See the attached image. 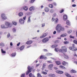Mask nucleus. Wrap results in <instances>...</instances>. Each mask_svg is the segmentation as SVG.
Segmentation results:
<instances>
[{"instance_id": "1", "label": "nucleus", "mask_w": 77, "mask_h": 77, "mask_svg": "<svg viewBox=\"0 0 77 77\" xmlns=\"http://www.w3.org/2000/svg\"><path fill=\"white\" fill-rule=\"evenodd\" d=\"M55 29L57 33H60V32H61V31H64L65 30V28L62 26L60 24H58L57 25Z\"/></svg>"}, {"instance_id": "2", "label": "nucleus", "mask_w": 77, "mask_h": 77, "mask_svg": "<svg viewBox=\"0 0 77 77\" xmlns=\"http://www.w3.org/2000/svg\"><path fill=\"white\" fill-rule=\"evenodd\" d=\"M28 70L27 71L26 73V75H28V74L31 72V71L32 70V69L30 68V66H28Z\"/></svg>"}, {"instance_id": "3", "label": "nucleus", "mask_w": 77, "mask_h": 77, "mask_svg": "<svg viewBox=\"0 0 77 77\" xmlns=\"http://www.w3.org/2000/svg\"><path fill=\"white\" fill-rule=\"evenodd\" d=\"M6 24L7 25V28H9V27H12V23H11L6 22Z\"/></svg>"}, {"instance_id": "4", "label": "nucleus", "mask_w": 77, "mask_h": 77, "mask_svg": "<svg viewBox=\"0 0 77 77\" xmlns=\"http://www.w3.org/2000/svg\"><path fill=\"white\" fill-rule=\"evenodd\" d=\"M48 41H49V38L47 37H46L42 40V42L43 43H46V42H48Z\"/></svg>"}, {"instance_id": "5", "label": "nucleus", "mask_w": 77, "mask_h": 77, "mask_svg": "<svg viewBox=\"0 0 77 77\" xmlns=\"http://www.w3.org/2000/svg\"><path fill=\"white\" fill-rule=\"evenodd\" d=\"M1 17L2 19L3 20H6L7 19V17L6 16V14L4 13L2 14Z\"/></svg>"}, {"instance_id": "6", "label": "nucleus", "mask_w": 77, "mask_h": 77, "mask_svg": "<svg viewBox=\"0 0 77 77\" xmlns=\"http://www.w3.org/2000/svg\"><path fill=\"white\" fill-rule=\"evenodd\" d=\"M69 48L70 50L73 51H75L77 50V48L75 47H69Z\"/></svg>"}, {"instance_id": "7", "label": "nucleus", "mask_w": 77, "mask_h": 77, "mask_svg": "<svg viewBox=\"0 0 77 77\" xmlns=\"http://www.w3.org/2000/svg\"><path fill=\"white\" fill-rule=\"evenodd\" d=\"M61 49L63 50L65 52H66L67 51V48L65 46H63L61 47Z\"/></svg>"}, {"instance_id": "8", "label": "nucleus", "mask_w": 77, "mask_h": 77, "mask_svg": "<svg viewBox=\"0 0 77 77\" xmlns=\"http://www.w3.org/2000/svg\"><path fill=\"white\" fill-rule=\"evenodd\" d=\"M20 23L21 24H23L24 23V20H23V18H20L19 20Z\"/></svg>"}, {"instance_id": "9", "label": "nucleus", "mask_w": 77, "mask_h": 77, "mask_svg": "<svg viewBox=\"0 0 77 77\" xmlns=\"http://www.w3.org/2000/svg\"><path fill=\"white\" fill-rule=\"evenodd\" d=\"M54 66L53 64H50L48 66V68L50 69V70H52V69L53 68V67Z\"/></svg>"}, {"instance_id": "10", "label": "nucleus", "mask_w": 77, "mask_h": 77, "mask_svg": "<svg viewBox=\"0 0 77 77\" xmlns=\"http://www.w3.org/2000/svg\"><path fill=\"white\" fill-rule=\"evenodd\" d=\"M62 64L63 66H66V65H68V63L66 62L65 61H63L62 63Z\"/></svg>"}, {"instance_id": "11", "label": "nucleus", "mask_w": 77, "mask_h": 77, "mask_svg": "<svg viewBox=\"0 0 77 77\" xmlns=\"http://www.w3.org/2000/svg\"><path fill=\"white\" fill-rule=\"evenodd\" d=\"M1 27L2 29H7V26L6 24V22L5 23V25H1Z\"/></svg>"}, {"instance_id": "12", "label": "nucleus", "mask_w": 77, "mask_h": 77, "mask_svg": "<svg viewBox=\"0 0 77 77\" xmlns=\"http://www.w3.org/2000/svg\"><path fill=\"white\" fill-rule=\"evenodd\" d=\"M68 19V17L66 15H63V20L64 21H66Z\"/></svg>"}, {"instance_id": "13", "label": "nucleus", "mask_w": 77, "mask_h": 77, "mask_svg": "<svg viewBox=\"0 0 77 77\" xmlns=\"http://www.w3.org/2000/svg\"><path fill=\"white\" fill-rule=\"evenodd\" d=\"M48 76L50 77H55L56 75L54 74H50L48 75Z\"/></svg>"}, {"instance_id": "14", "label": "nucleus", "mask_w": 77, "mask_h": 77, "mask_svg": "<svg viewBox=\"0 0 77 77\" xmlns=\"http://www.w3.org/2000/svg\"><path fill=\"white\" fill-rule=\"evenodd\" d=\"M23 9L24 11H27V10H28V7H27V6H24L23 7Z\"/></svg>"}, {"instance_id": "15", "label": "nucleus", "mask_w": 77, "mask_h": 77, "mask_svg": "<svg viewBox=\"0 0 77 77\" xmlns=\"http://www.w3.org/2000/svg\"><path fill=\"white\" fill-rule=\"evenodd\" d=\"M29 10L30 11H34L35 10V7L33 6L29 8Z\"/></svg>"}, {"instance_id": "16", "label": "nucleus", "mask_w": 77, "mask_h": 77, "mask_svg": "<svg viewBox=\"0 0 77 77\" xmlns=\"http://www.w3.org/2000/svg\"><path fill=\"white\" fill-rule=\"evenodd\" d=\"M33 42L32 41H28L26 42V44H27L28 45H29L30 44H32V43Z\"/></svg>"}, {"instance_id": "17", "label": "nucleus", "mask_w": 77, "mask_h": 77, "mask_svg": "<svg viewBox=\"0 0 77 77\" xmlns=\"http://www.w3.org/2000/svg\"><path fill=\"white\" fill-rule=\"evenodd\" d=\"M56 72L57 73H58V74H63V72L62 71H59V70H57L56 71Z\"/></svg>"}, {"instance_id": "18", "label": "nucleus", "mask_w": 77, "mask_h": 77, "mask_svg": "<svg viewBox=\"0 0 77 77\" xmlns=\"http://www.w3.org/2000/svg\"><path fill=\"white\" fill-rule=\"evenodd\" d=\"M55 63L57 65H61V63L60 61H55Z\"/></svg>"}, {"instance_id": "19", "label": "nucleus", "mask_w": 77, "mask_h": 77, "mask_svg": "<svg viewBox=\"0 0 77 77\" xmlns=\"http://www.w3.org/2000/svg\"><path fill=\"white\" fill-rule=\"evenodd\" d=\"M45 66H46V63H44L43 64L42 68V71L44 70V68H45Z\"/></svg>"}, {"instance_id": "20", "label": "nucleus", "mask_w": 77, "mask_h": 77, "mask_svg": "<svg viewBox=\"0 0 77 77\" xmlns=\"http://www.w3.org/2000/svg\"><path fill=\"white\" fill-rule=\"evenodd\" d=\"M66 24L68 26H70L71 25V22L69 20H67L66 22Z\"/></svg>"}, {"instance_id": "21", "label": "nucleus", "mask_w": 77, "mask_h": 77, "mask_svg": "<svg viewBox=\"0 0 77 77\" xmlns=\"http://www.w3.org/2000/svg\"><path fill=\"white\" fill-rule=\"evenodd\" d=\"M59 22V19H58L56 18L55 19V21H54V23L56 24V23H57Z\"/></svg>"}, {"instance_id": "22", "label": "nucleus", "mask_w": 77, "mask_h": 77, "mask_svg": "<svg viewBox=\"0 0 77 77\" xmlns=\"http://www.w3.org/2000/svg\"><path fill=\"white\" fill-rule=\"evenodd\" d=\"M65 75L67 77H71V76L68 73H65Z\"/></svg>"}, {"instance_id": "23", "label": "nucleus", "mask_w": 77, "mask_h": 77, "mask_svg": "<svg viewBox=\"0 0 77 77\" xmlns=\"http://www.w3.org/2000/svg\"><path fill=\"white\" fill-rule=\"evenodd\" d=\"M70 72L71 73H76L77 72L74 70L72 69L70 71Z\"/></svg>"}, {"instance_id": "24", "label": "nucleus", "mask_w": 77, "mask_h": 77, "mask_svg": "<svg viewBox=\"0 0 77 77\" xmlns=\"http://www.w3.org/2000/svg\"><path fill=\"white\" fill-rule=\"evenodd\" d=\"M18 15L19 17H22L23 15V13L22 12H20L19 13Z\"/></svg>"}, {"instance_id": "25", "label": "nucleus", "mask_w": 77, "mask_h": 77, "mask_svg": "<svg viewBox=\"0 0 77 77\" xmlns=\"http://www.w3.org/2000/svg\"><path fill=\"white\" fill-rule=\"evenodd\" d=\"M24 48V46H22L20 48V51H22V50Z\"/></svg>"}, {"instance_id": "26", "label": "nucleus", "mask_w": 77, "mask_h": 77, "mask_svg": "<svg viewBox=\"0 0 77 77\" xmlns=\"http://www.w3.org/2000/svg\"><path fill=\"white\" fill-rule=\"evenodd\" d=\"M59 67L60 68H63V69H66V68H65V67H64L63 66L60 65L59 66Z\"/></svg>"}, {"instance_id": "27", "label": "nucleus", "mask_w": 77, "mask_h": 77, "mask_svg": "<svg viewBox=\"0 0 77 77\" xmlns=\"http://www.w3.org/2000/svg\"><path fill=\"white\" fill-rule=\"evenodd\" d=\"M58 45H54L52 46V48H56Z\"/></svg>"}, {"instance_id": "28", "label": "nucleus", "mask_w": 77, "mask_h": 77, "mask_svg": "<svg viewBox=\"0 0 77 77\" xmlns=\"http://www.w3.org/2000/svg\"><path fill=\"white\" fill-rule=\"evenodd\" d=\"M14 26H16L17 24V23L15 21H13L12 22Z\"/></svg>"}, {"instance_id": "29", "label": "nucleus", "mask_w": 77, "mask_h": 77, "mask_svg": "<svg viewBox=\"0 0 77 77\" xmlns=\"http://www.w3.org/2000/svg\"><path fill=\"white\" fill-rule=\"evenodd\" d=\"M37 77H42L40 73H38L37 74Z\"/></svg>"}, {"instance_id": "30", "label": "nucleus", "mask_w": 77, "mask_h": 77, "mask_svg": "<svg viewBox=\"0 0 77 77\" xmlns=\"http://www.w3.org/2000/svg\"><path fill=\"white\" fill-rule=\"evenodd\" d=\"M39 59H45V57L44 56V55L41 56Z\"/></svg>"}, {"instance_id": "31", "label": "nucleus", "mask_w": 77, "mask_h": 77, "mask_svg": "<svg viewBox=\"0 0 77 77\" xmlns=\"http://www.w3.org/2000/svg\"><path fill=\"white\" fill-rule=\"evenodd\" d=\"M69 43V42L67 41H64L63 42V44H66V45L67 44H68Z\"/></svg>"}, {"instance_id": "32", "label": "nucleus", "mask_w": 77, "mask_h": 77, "mask_svg": "<svg viewBox=\"0 0 77 77\" xmlns=\"http://www.w3.org/2000/svg\"><path fill=\"white\" fill-rule=\"evenodd\" d=\"M45 11L46 12H48L49 11V9L48 8H45Z\"/></svg>"}, {"instance_id": "33", "label": "nucleus", "mask_w": 77, "mask_h": 77, "mask_svg": "<svg viewBox=\"0 0 77 77\" xmlns=\"http://www.w3.org/2000/svg\"><path fill=\"white\" fill-rule=\"evenodd\" d=\"M31 20H30V16L28 17L27 22L28 23H29L30 21Z\"/></svg>"}, {"instance_id": "34", "label": "nucleus", "mask_w": 77, "mask_h": 77, "mask_svg": "<svg viewBox=\"0 0 77 77\" xmlns=\"http://www.w3.org/2000/svg\"><path fill=\"white\" fill-rule=\"evenodd\" d=\"M0 46L1 47H4L5 46V44L3 43H0Z\"/></svg>"}, {"instance_id": "35", "label": "nucleus", "mask_w": 77, "mask_h": 77, "mask_svg": "<svg viewBox=\"0 0 77 77\" xmlns=\"http://www.w3.org/2000/svg\"><path fill=\"white\" fill-rule=\"evenodd\" d=\"M49 8H53V5L52 4H49Z\"/></svg>"}, {"instance_id": "36", "label": "nucleus", "mask_w": 77, "mask_h": 77, "mask_svg": "<svg viewBox=\"0 0 77 77\" xmlns=\"http://www.w3.org/2000/svg\"><path fill=\"white\" fill-rule=\"evenodd\" d=\"M42 74H44L45 75H46V74H47V73L45 72L42 71Z\"/></svg>"}, {"instance_id": "37", "label": "nucleus", "mask_w": 77, "mask_h": 77, "mask_svg": "<svg viewBox=\"0 0 77 77\" xmlns=\"http://www.w3.org/2000/svg\"><path fill=\"white\" fill-rule=\"evenodd\" d=\"M54 50L55 51H56V52L59 51V48H55Z\"/></svg>"}, {"instance_id": "38", "label": "nucleus", "mask_w": 77, "mask_h": 77, "mask_svg": "<svg viewBox=\"0 0 77 77\" xmlns=\"http://www.w3.org/2000/svg\"><path fill=\"white\" fill-rule=\"evenodd\" d=\"M64 57L65 59H69V57H68V56L67 55H65L64 56Z\"/></svg>"}, {"instance_id": "39", "label": "nucleus", "mask_w": 77, "mask_h": 77, "mask_svg": "<svg viewBox=\"0 0 77 77\" xmlns=\"http://www.w3.org/2000/svg\"><path fill=\"white\" fill-rule=\"evenodd\" d=\"M1 52L2 53H3V54L6 53V51H3V49H1Z\"/></svg>"}, {"instance_id": "40", "label": "nucleus", "mask_w": 77, "mask_h": 77, "mask_svg": "<svg viewBox=\"0 0 77 77\" xmlns=\"http://www.w3.org/2000/svg\"><path fill=\"white\" fill-rule=\"evenodd\" d=\"M47 62L48 63H53L51 60H48L47 61Z\"/></svg>"}, {"instance_id": "41", "label": "nucleus", "mask_w": 77, "mask_h": 77, "mask_svg": "<svg viewBox=\"0 0 77 77\" xmlns=\"http://www.w3.org/2000/svg\"><path fill=\"white\" fill-rule=\"evenodd\" d=\"M16 55V53H13L11 54V56H15Z\"/></svg>"}, {"instance_id": "42", "label": "nucleus", "mask_w": 77, "mask_h": 77, "mask_svg": "<svg viewBox=\"0 0 77 77\" xmlns=\"http://www.w3.org/2000/svg\"><path fill=\"white\" fill-rule=\"evenodd\" d=\"M64 11V10L62 9L60 11V13H62Z\"/></svg>"}, {"instance_id": "43", "label": "nucleus", "mask_w": 77, "mask_h": 77, "mask_svg": "<svg viewBox=\"0 0 77 77\" xmlns=\"http://www.w3.org/2000/svg\"><path fill=\"white\" fill-rule=\"evenodd\" d=\"M66 35H65L64 34H63V35H61L60 36V37H64L65 36H66Z\"/></svg>"}, {"instance_id": "44", "label": "nucleus", "mask_w": 77, "mask_h": 77, "mask_svg": "<svg viewBox=\"0 0 77 77\" xmlns=\"http://www.w3.org/2000/svg\"><path fill=\"white\" fill-rule=\"evenodd\" d=\"M71 32H72V31L71 30H69L67 32L68 33H69V34H70Z\"/></svg>"}, {"instance_id": "45", "label": "nucleus", "mask_w": 77, "mask_h": 77, "mask_svg": "<svg viewBox=\"0 0 77 77\" xmlns=\"http://www.w3.org/2000/svg\"><path fill=\"white\" fill-rule=\"evenodd\" d=\"M47 35V34L46 33H44V34H43L42 35L43 36V37H44V38H45V36H46Z\"/></svg>"}, {"instance_id": "46", "label": "nucleus", "mask_w": 77, "mask_h": 77, "mask_svg": "<svg viewBox=\"0 0 77 77\" xmlns=\"http://www.w3.org/2000/svg\"><path fill=\"white\" fill-rule=\"evenodd\" d=\"M35 0H31L30 1V2L31 3H33V2H35Z\"/></svg>"}, {"instance_id": "47", "label": "nucleus", "mask_w": 77, "mask_h": 77, "mask_svg": "<svg viewBox=\"0 0 77 77\" xmlns=\"http://www.w3.org/2000/svg\"><path fill=\"white\" fill-rule=\"evenodd\" d=\"M73 42L74 44H77V40H75L73 41Z\"/></svg>"}, {"instance_id": "48", "label": "nucleus", "mask_w": 77, "mask_h": 77, "mask_svg": "<svg viewBox=\"0 0 77 77\" xmlns=\"http://www.w3.org/2000/svg\"><path fill=\"white\" fill-rule=\"evenodd\" d=\"M21 77H25V74L23 73L21 75Z\"/></svg>"}, {"instance_id": "49", "label": "nucleus", "mask_w": 77, "mask_h": 77, "mask_svg": "<svg viewBox=\"0 0 77 77\" xmlns=\"http://www.w3.org/2000/svg\"><path fill=\"white\" fill-rule=\"evenodd\" d=\"M29 76L30 77H32V73H31L29 74Z\"/></svg>"}, {"instance_id": "50", "label": "nucleus", "mask_w": 77, "mask_h": 77, "mask_svg": "<svg viewBox=\"0 0 77 77\" xmlns=\"http://www.w3.org/2000/svg\"><path fill=\"white\" fill-rule=\"evenodd\" d=\"M69 38H73V39H74V36H72V35H70L69 36Z\"/></svg>"}, {"instance_id": "51", "label": "nucleus", "mask_w": 77, "mask_h": 77, "mask_svg": "<svg viewBox=\"0 0 77 77\" xmlns=\"http://www.w3.org/2000/svg\"><path fill=\"white\" fill-rule=\"evenodd\" d=\"M51 13H53V12H54V11L53 10H51L50 11Z\"/></svg>"}, {"instance_id": "52", "label": "nucleus", "mask_w": 77, "mask_h": 77, "mask_svg": "<svg viewBox=\"0 0 77 77\" xmlns=\"http://www.w3.org/2000/svg\"><path fill=\"white\" fill-rule=\"evenodd\" d=\"M55 20V19H54V17H53L51 19L52 21H54Z\"/></svg>"}, {"instance_id": "53", "label": "nucleus", "mask_w": 77, "mask_h": 77, "mask_svg": "<svg viewBox=\"0 0 77 77\" xmlns=\"http://www.w3.org/2000/svg\"><path fill=\"white\" fill-rule=\"evenodd\" d=\"M26 16H25L24 17H23V19L24 20H26Z\"/></svg>"}, {"instance_id": "54", "label": "nucleus", "mask_w": 77, "mask_h": 77, "mask_svg": "<svg viewBox=\"0 0 77 77\" xmlns=\"http://www.w3.org/2000/svg\"><path fill=\"white\" fill-rule=\"evenodd\" d=\"M53 5H54V6H56V5H57V4L56 3H55V2H54V3H53Z\"/></svg>"}, {"instance_id": "55", "label": "nucleus", "mask_w": 77, "mask_h": 77, "mask_svg": "<svg viewBox=\"0 0 77 77\" xmlns=\"http://www.w3.org/2000/svg\"><path fill=\"white\" fill-rule=\"evenodd\" d=\"M10 36H11V35L10 34V33H8L7 35V37H8V38H9V37Z\"/></svg>"}, {"instance_id": "56", "label": "nucleus", "mask_w": 77, "mask_h": 77, "mask_svg": "<svg viewBox=\"0 0 77 77\" xmlns=\"http://www.w3.org/2000/svg\"><path fill=\"white\" fill-rule=\"evenodd\" d=\"M53 33L54 35H55V34H56V31H54L53 32Z\"/></svg>"}, {"instance_id": "57", "label": "nucleus", "mask_w": 77, "mask_h": 77, "mask_svg": "<svg viewBox=\"0 0 77 77\" xmlns=\"http://www.w3.org/2000/svg\"><path fill=\"white\" fill-rule=\"evenodd\" d=\"M72 7H75V6H76V5L75 4L72 5Z\"/></svg>"}, {"instance_id": "58", "label": "nucleus", "mask_w": 77, "mask_h": 77, "mask_svg": "<svg viewBox=\"0 0 77 77\" xmlns=\"http://www.w3.org/2000/svg\"><path fill=\"white\" fill-rule=\"evenodd\" d=\"M44 26H45V23H43V24H42V27H44Z\"/></svg>"}, {"instance_id": "59", "label": "nucleus", "mask_w": 77, "mask_h": 77, "mask_svg": "<svg viewBox=\"0 0 77 77\" xmlns=\"http://www.w3.org/2000/svg\"><path fill=\"white\" fill-rule=\"evenodd\" d=\"M40 38H44V37L43 36V35L41 36L40 37Z\"/></svg>"}, {"instance_id": "60", "label": "nucleus", "mask_w": 77, "mask_h": 77, "mask_svg": "<svg viewBox=\"0 0 77 77\" xmlns=\"http://www.w3.org/2000/svg\"><path fill=\"white\" fill-rule=\"evenodd\" d=\"M10 45L11 46H12L13 45V44H12V42H11L10 43Z\"/></svg>"}, {"instance_id": "61", "label": "nucleus", "mask_w": 77, "mask_h": 77, "mask_svg": "<svg viewBox=\"0 0 77 77\" xmlns=\"http://www.w3.org/2000/svg\"><path fill=\"white\" fill-rule=\"evenodd\" d=\"M13 32H16V29H13Z\"/></svg>"}, {"instance_id": "62", "label": "nucleus", "mask_w": 77, "mask_h": 77, "mask_svg": "<svg viewBox=\"0 0 77 77\" xmlns=\"http://www.w3.org/2000/svg\"><path fill=\"white\" fill-rule=\"evenodd\" d=\"M59 52H62V50L61 49H59Z\"/></svg>"}, {"instance_id": "63", "label": "nucleus", "mask_w": 77, "mask_h": 77, "mask_svg": "<svg viewBox=\"0 0 77 77\" xmlns=\"http://www.w3.org/2000/svg\"><path fill=\"white\" fill-rule=\"evenodd\" d=\"M54 69L57 70V69L58 68L57 67H55L54 68Z\"/></svg>"}, {"instance_id": "64", "label": "nucleus", "mask_w": 77, "mask_h": 77, "mask_svg": "<svg viewBox=\"0 0 77 77\" xmlns=\"http://www.w3.org/2000/svg\"><path fill=\"white\" fill-rule=\"evenodd\" d=\"M39 65V64H38L36 65L35 66L36 67H38V66Z\"/></svg>"}]
</instances>
